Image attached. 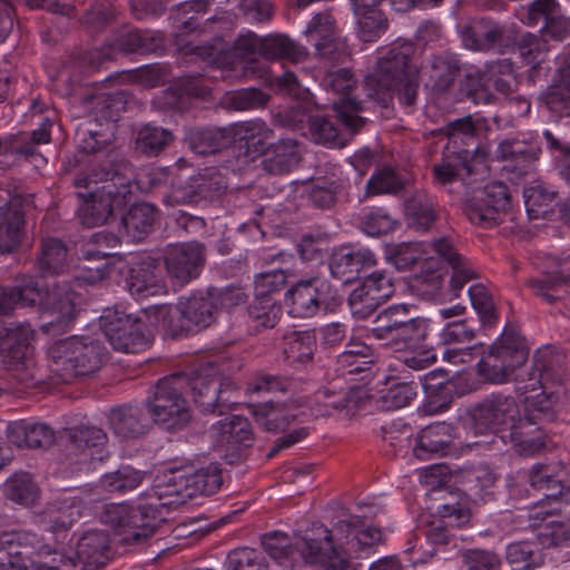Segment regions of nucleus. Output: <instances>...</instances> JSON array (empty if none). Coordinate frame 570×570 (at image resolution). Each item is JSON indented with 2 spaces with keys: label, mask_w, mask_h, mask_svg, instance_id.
<instances>
[{
  "label": "nucleus",
  "mask_w": 570,
  "mask_h": 570,
  "mask_svg": "<svg viewBox=\"0 0 570 570\" xmlns=\"http://www.w3.org/2000/svg\"><path fill=\"white\" fill-rule=\"evenodd\" d=\"M382 539L381 530L365 525L358 517L337 522L331 531L321 523L313 524L298 541L301 553L307 562L325 570H346L348 559L344 549L371 547Z\"/></svg>",
  "instance_id": "2"
},
{
  "label": "nucleus",
  "mask_w": 570,
  "mask_h": 570,
  "mask_svg": "<svg viewBox=\"0 0 570 570\" xmlns=\"http://www.w3.org/2000/svg\"><path fill=\"white\" fill-rule=\"evenodd\" d=\"M453 440V429L445 422H435L422 429L416 436L413 449L419 460H429L434 455H443L449 451Z\"/></svg>",
  "instance_id": "25"
},
{
  "label": "nucleus",
  "mask_w": 570,
  "mask_h": 570,
  "mask_svg": "<svg viewBox=\"0 0 570 570\" xmlns=\"http://www.w3.org/2000/svg\"><path fill=\"white\" fill-rule=\"evenodd\" d=\"M156 219V208L148 204H135L122 217L127 234L135 240L142 239L153 227Z\"/></svg>",
  "instance_id": "41"
},
{
  "label": "nucleus",
  "mask_w": 570,
  "mask_h": 570,
  "mask_svg": "<svg viewBox=\"0 0 570 570\" xmlns=\"http://www.w3.org/2000/svg\"><path fill=\"white\" fill-rule=\"evenodd\" d=\"M7 438L17 448L37 449L49 446L55 434L47 424L21 420L8 424Z\"/></svg>",
  "instance_id": "28"
},
{
  "label": "nucleus",
  "mask_w": 570,
  "mask_h": 570,
  "mask_svg": "<svg viewBox=\"0 0 570 570\" xmlns=\"http://www.w3.org/2000/svg\"><path fill=\"white\" fill-rule=\"evenodd\" d=\"M406 313L405 305L386 308L377 316L379 325L372 327L368 335L387 344L403 343L406 347H415L426 338L430 322L424 317L405 320Z\"/></svg>",
  "instance_id": "11"
},
{
  "label": "nucleus",
  "mask_w": 570,
  "mask_h": 570,
  "mask_svg": "<svg viewBox=\"0 0 570 570\" xmlns=\"http://www.w3.org/2000/svg\"><path fill=\"white\" fill-rule=\"evenodd\" d=\"M328 249V242L322 237L304 236L298 244L302 259L311 263H322Z\"/></svg>",
  "instance_id": "64"
},
{
  "label": "nucleus",
  "mask_w": 570,
  "mask_h": 570,
  "mask_svg": "<svg viewBox=\"0 0 570 570\" xmlns=\"http://www.w3.org/2000/svg\"><path fill=\"white\" fill-rule=\"evenodd\" d=\"M100 327L114 347L125 353H138L149 345V337L145 334V324L116 309H106L100 316Z\"/></svg>",
  "instance_id": "13"
},
{
  "label": "nucleus",
  "mask_w": 570,
  "mask_h": 570,
  "mask_svg": "<svg viewBox=\"0 0 570 570\" xmlns=\"http://www.w3.org/2000/svg\"><path fill=\"white\" fill-rule=\"evenodd\" d=\"M173 139L170 131L147 125L138 134L137 147L146 155H156L161 151Z\"/></svg>",
  "instance_id": "53"
},
{
  "label": "nucleus",
  "mask_w": 570,
  "mask_h": 570,
  "mask_svg": "<svg viewBox=\"0 0 570 570\" xmlns=\"http://www.w3.org/2000/svg\"><path fill=\"white\" fill-rule=\"evenodd\" d=\"M324 87L338 95L334 100L333 107L337 118L352 130H357L364 125V119L358 116L360 111L365 110L364 104L350 96L351 89L355 85L353 75L347 69L328 71L323 79Z\"/></svg>",
  "instance_id": "16"
},
{
  "label": "nucleus",
  "mask_w": 570,
  "mask_h": 570,
  "mask_svg": "<svg viewBox=\"0 0 570 570\" xmlns=\"http://www.w3.org/2000/svg\"><path fill=\"white\" fill-rule=\"evenodd\" d=\"M299 161V150L295 140L281 139L271 146L265 167L273 174H285L294 169Z\"/></svg>",
  "instance_id": "39"
},
{
  "label": "nucleus",
  "mask_w": 570,
  "mask_h": 570,
  "mask_svg": "<svg viewBox=\"0 0 570 570\" xmlns=\"http://www.w3.org/2000/svg\"><path fill=\"white\" fill-rule=\"evenodd\" d=\"M503 36V26L488 19H481L470 22L463 29L462 41L468 49L487 51L501 42Z\"/></svg>",
  "instance_id": "29"
},
{
  "label": "nucleus",
  "mask_w": 570,
  "mask_h": 570,
  "mask_svg": "<svg viewBox=\"0 0 570 570\" xmlns=\"http://www.w3.org/2000/svg\"><path fill=\"white\" fill-rule=\"evenodd\" d=\"M358 387H350L348 391H323L317 394V402L322 409V415H331L343 410H352L357 406L360 394Z\"/></svg>",
  "instance_id": "47"
},
{
  "label": "nucleus",
  "mask_w": 570,
  "mask_h": 570,
  "mask_svg": "<svg viewBox=\"0 0 570 570\" xmlns=\"http://www.w3.org/2000/svg\"><path fill=\"white\" fill-rule=\"evenodd\" d=\"M230 144L244 141L247 149L256 153H264L269 140L273 138V130L262 120H249L236 122L228 127Z\"/></svg>",
  "instance_id": "34"
},
{
  "label": "nucleus",
  "mask_w": 570,
  "mask_h": 570,
  "mask_svg": "<svg viewBox=\"0 0 570 570\" xmlns=\"http://www.w3.org/2000/svg\"><path fill=\"white\" fill-rule=\"evenodd\" d=\"M50 548L37 533L30 531L6 532L0 537V570H59L56 558L52 562L43 561L50 557Z\"/></svg>",
  "instance_id": "7"
},
{
  "label": "nucleus",
  "mask_w": 570,
  "mask_h": 570,
  "mask_svg": "<svg viewBox=\"0 0 570 570\" xmlns=\"http://www.w3.org/2000/svg\"><path fill=\"white\" fill-rule=\"evenodd\" d=\"M546 42L538 36L528 33L522 37L519 43V52L527 65L535 68L547 52Z\"/></svg>",
  "instance_id": "63"
},
{
  "label": "nucleus",
  "mask_w": 570,
  "mask_h": 570,
  "mask_svg": "<svg viewBox=\"0 0 570 570\" xmlns=\"http://www.w3.org/2000/svg\"><path fill=\"white\" fill-rule=\"evenodd\" d=\"M386 259L397 269H410L416 264H424L431 268L430 262L438 258L452 268L450 279L451 288L456 295L463 286L478 276V269L465 257L460 255L451 240L442 237L431 244L423 242H403L389 245L385 249Z\"/></svg>",
  "instance_id": "5"
},
{
  "label": "nucleus",
  "mask_w": 570,
  "mask_h": 570,
  "mask_svg": "<svg viewBox=\"0 0 570 570\" xmlns=\"http://www.w3.org/2000/svg\"><path fill=\"white\" fill-rule=\"evenodd\" d=\"M226 188V181L215 168H206L184 186L173 187L164 198L167 206L196 204L203 199L218 197Z\"/></svg>",
  "instance_id": "19"
},
{
  "label": "nucleus",
  "mask_w": 570,
  "mask_h": 570,
  "mask_svg": "<svg viewBox=\"0 0 570 570\" xmlns=\"http://www.w3.org/2000/svg\"><path fill=\"white\" fill-rule=\"evenodd\" d=\"M415 396L416 384L413 381H403L392 384L383 399L389 409H401L409 405Z\"/></svg>",
  "instance_id": "61"
},
{
  "label": "nucleus",
  "mask_w": 570,
  "mask_h": 570,
  "mask_svg": "<svg viewBox=\"0 0 570 570\" xmlns=\"http://www.w3.org/2000/svg\"><path fill=\"white\" fill-rule=\"evenodd\" d=\"M330 286L322 279L301 281L287 295L288 313L294 317H311L325 303Z\"/></svg>",
  "instance_id": "22"
},
{
  "label": "nucleus",
  "mask_w": 570,
  "mask_h": 570,
  "mask_svg": "<svg viewBox=\"0 0 570 570\" xmlns=\"http://www.w3.org/2000/svg\"><path fill=\"white\" fill-rule=\"evenodd\" d=\"M372 356V350L366 344L350 342L337 356V371L342 376L367 371L373 362Z\"/></svg>",
  "instance_id": "40"
},
{
  "label": "nucleus",
  "mask_w": 570,
  "mask_h": 570,
  "mask_svg": "<svg viewBox=\"0 0 570 570\" xmlns=\"http://www.w3.org/2000/svg\"><path fill=\"white\" fill-rule=\"evenodd\" d=\"M208 296L213 302L214 311L225 309L230 311L232 308L245 303L247 299V293L237 286H228L222 289H210Z\"/></svg>",
  "instance_id": "59"
},
{
  "label": "nucleus",
  "mask_w": 570,
  "mask_h": 570,
  "mask_svg": "<svg viewBox=\"0 0 570 570\" xmlns=\"http://www.w3.org/2000/svg\"><path fill=\"white\" fill-rule=\"evenodd\" d=\"M558 79L544 94L547 107L561 116H570V47L561 57Z\"/></svg>",
  "instance_id": "32"
},
{
  "label": "nucleus",
  "mask_w": 570,
  "mask_h": 570,
  "mask_svg": "<svg viewBox=\"0 0 570 570\" xmlns=\"http://www.w3.org/2000/svg\"><path fill=\"white\" fill-rule=\"evenodd\" d=\"M164 261L171 281L185 285L199 276L205 263V249L197 242L173 244L167 247Z\"/></svg>",
  "instance_id": "17"
},
{
  "label": "nucleus",
  "mask_w": 570,
  "mask_h": 570,
  "mask_svg": "<svg viewBox=\"0 0 570 570\" xmlns=\"http://www.w3.org/2000/svg\"><path fill=\"white\" fill-rule=\"evenodd\" d=\"M187 389H190L196 406L204 413L224 414L236 403L234 384L213 364L188 375Z\"/></svg>",
  "instance_id": "8"
},
{
  "label": "nucleus",
  "mask_w": 570,
  "mask_h": 570,
  "mask_svg": "<svg viewBox=\"0 0 570 570\" xmlns=\"http://www.w3.org/2000/svg\"><path fill=\"white\" fill-rule=\"evenodd\" d=\"M470 173V167L461 154L448 157L441 164L434 166V178L442 185L450 184L463 174L469 175Z\"/></svg>",
  "instance_id": "57"
},
{
  "label": "nucleus",
  "mask_w": 570,
  "mask_h": 570,
  "mask_svg": "<svg viewBox=\"0 0 570 570\" xmlns=\"http://www.w3.org/2000/svg\"><path fill=\"white\" fill-rule=\"evenodd\" d=\"M469 296L473 308L480 316L484 325L494 323L497 316L494 304L488 288L482 284H474L470 286Z\"/></svg>",
  "instance_id": "56"
},
{
  "label": "nucleus",
  "mask_w": 570,
  "mask_h": 570,
  "mask_svg": "<svg viewBox=\"0 0 570 570\" xmlns=\"http://www.w3.org/2000/svg\"><path fill=\"white\" fill-rule=\"evenodd\" d=\"M145 474L129 465L106 473L100 478V485L108 492L126 493L137 489L144 481Z\"/></svg>",
  "instance_id": "46"
},
{
  "label": "nucleus",
  "mask_w": 570,
  "mask_h": 570,
  "mask_svg": "<svg viewBox=\"0 0 570 570\" xmlns=\"http://www.w3.org/2000/svg\"><path fill=\"white\" fill-rule=\"evenodd\" d=\"M505 557L513 570H532L543 562L540 556L533 553L528 542L510 543Z\"/></svg>",
  "instance_id": "54"
},
{
  "label": "nucleus",
  "mask_w": 570,
  "mask_h": 570,
  "mask_svg": "<svg viewBox=\"0 0 570 570\" xmlns=\"http://www.w3.org/2000/svg\"><path fill=\"white\" fill-rule=\"evenodd\" d=\"M222 483V472L216 463L194 472L186 469L165 471L156 476L151 489L145 493V502L139 507L110 504L105 508L100 519L121 542L141 543L159 530L171 509L194 497L214 494Z\"/></svg>",
  "instance_id": "1"
},
{
  "label": "nucleus",
  "mask_w": 570,
  "mask_h": 570,
  "mask_svg": "<svg viewBox=\"0 0 570 570\" xmlns=\"http://www.w3.org/2000/svg\"><path fill=\"white\" fill-rule=\"evenodd\" d=\"M188 375L178 373L157 383L155 397L149 403V414L155 423L166 429H179L190 419L189 407L184 397Z\"/></svg>",
  "instance_id": "9"
},
{
  "label": "nucleus",
  "mask_w": 570,
  "mask_h": 570,
  "mask_svg": "<svg viewBox=\"0 0 570 570\" xmlns=\"http://www.w3.org/2000/svg\"><path fill=\"white\" fill-rule=\"evenodd\" d=\"M82 257L89 262L106 259L105 263L95 266H79L73 275L75 282L79 285H96L112 276L127 274L128 262L119 255H109L100 249H86Z\"/></svg>",
  "instance_id": "21"
},
{
  "label": "nucleus",
  "mask_w": 570,
  "mask_h": 570,
  "mask_svg": "<svg viewBox=\"0 0 570 570\" xmlns=\"http://www.w3.org/2000/svg\"><path fill=\"white\" fill-rule=\"evenodd\" d=\"M286 284V274L282 269H273L258 274L255 277V296L271 298L269 296L279 292Z\"/></svg>",
  "instance_id": "60"
},
{
  "label": "nucleus",
  "mask_w": 570,
  "mask_h": 570,
  "mask_svg": "<svg viewBox=\"0 0 570 570\" xmlns=\"http://www.w3.org/2000/svg\"><path fill=\"white\" fill-rule=\"evenodd\" d=\"M119 177L114 174L110 181L106 183L88 195L79 194L82 199L78 208V217L82 225L95 227L105 224L117 208H121L126 204L127 194L130 193L129 185L120 183L117 188Z\"/></svg>",
  "instance_id": "12"
},
{
  "label": "nucleus",
  "mask_w": 570,
  "mask_h": 570,
  "mask_svg": "<svg viewBox=\"0 0 570 570\" xmlns=\"http://www.w3.org/2000/svg\"><path fill=\"white\" fill-rule=\"evenodd\" d=\"M528 357L521 336L515 332H504L493 343L488 355L478 363L480 375L488 382L501 384L510 380L514 371Z\"/></svg>",
  "instance_id": "10"
},
{
  "label": "nucleus",
  "mask_w": 570,
  "mask_h": 570,
  "mask_svg": "<svg viewBox=\"0 0 570 570\" xmlns=\"http://www.w3.org/2000/svg\"><path fill=\"white\" fill-rule=\"evenodd\" d=\"M414 52L413 43L397 40L381 57L375 69L365 77L364 90L366 97L381 107H387L395 90L400 100L411 106L416 97L417 70L410 65Z\"/></svg>",
  "instance_id": "3"
},
{
  "label": "nucleus",
  "mask_w": 570,
  "mask_h": 570,
  "mask_svg": "<svg viewBox=\"0 0 570 570\" xmlns=\"http://www.w3.org/2000/svg\"><path fill=\"white\" fill-rule=\"evenodd\" d=\"M186 160L180 158L171 167H151L141 169L137 175V183L140 186H147L149 188H156L163 185L171 184L173 187H179L175 185L177 178V170L186 165Z\"/></svg>",
  "instance_id": "51"
},
{
  "label": "nucleus",
  "mask_w": 570,
  "mask_h": 570,
  "mask_svg": "<svg viewBox=\"0 0 570 570\" xmlns=\"http://www.w3.org/2000/svg\"><path fill=\"white\" fill-rule=\"evenodd\" d=\"M214 306L209 296L183 298L176 306L161 307L159 314L174 335L205 328L214 321Z\"/></svg>",
  "instance_id": "14"
},
{
  "label": "nucleus",
  "mask_w": 570,
  "mask_h": 570,
  "mask_svg": "<svg viewBox=\"0 0 570 570\" xmlns=\"http://www.w3.org/2000/svg\"><path fill=\"white\" fill-rule=\"evenodd\" d=\"M189 148L198 155H209L217 153L222 148L230 145L229 129H191L186 136Z\"/></svg>",
  "instance_id": "36"
},
{
  "label": "nucleus",
  "mask_w": 570,
  "mask_h": 570,
  "mask_svg": "<svg viewBox=\"0 0 570 570\" xmlns=\"http://www.w3.org/2000/svg\"><path fill=\"white\" fill-rule=\"evenodd\" d=\"M248 321L256 331L274 327L281 315L282 307L272 298L256 297L247 309Z\"/></svg>",
  "instance_id": "45"
},
{
  "label": "nucleus",
  "mask_w": 570,
  "mask_h": 570,
  "mask_svg": "<svg viewBox=\"0 0 570 570\" xmlns=\"http://www.w3.org/2000/svg\"><path fill=\"white\" fill-rule=\"evenodd\" d=\"M49 356L52 360L51 371L65 382L97 371L102 362L100 345L78 336L56 342L49 348Z\"/></svg>",
  "instance_id": "6"
},
{
  "label": "nucleus",
  "mask_w": 570,
  "mask_h": 570,
  "mask_svg": "<svg viewBox=\"0 0 570 570\" xmlns=\"http://www.w3.org/2000/svg\"><path fill=\"white\" fill-rule=\"evenodd\" d=\"M399 222L384 208H373L363 217L362 228L370 236H380L396 229Z\"/></svg>",
  "instance_id": "55"
},
{
  "label": "nucleus",
  "mask_w": 570,
  "mask_h": 570,
  "mask_svg": "<svg viewBox=\"0 0 570 570\" xmlns=\"http://www.w3.org/2000/svg\"><path fill=\"white\" fill-rule=\"evenodd\" d=\"M23 216L18 203L0 208V250L11 252L21 239Z\"/></svg>",
  "instance_id": "35"
},
{
  "label": "nucleus",
  "mask_w": 570,
  "mask_h": 570,
  "mask_svg": "<svg viewBox=\"0 0 570 570\" xmlns=\"http://www.w3.org/2000/svg\"><path fill=\"white\" fill-rule=\"evenodd\" d=\"M558 14V3L554 0H534L527 8L518 11L519 19L529 27L540 22L549 23Z\"/></svg>",
  "instance_id": "52"
},
{
  "label": "nucleus",
  "mask_w": 570,
  "mask_h": 570,
  "mask_svg": "<svg viewBox=\"0 0 570 570\" xmlns=\"http://www.w3.org/2000/svg\"><path fill=\"white\" fill-rule=\"evenodd\" d=\"M401 187L402 180L390 168H384L374 173L366 185L368 195L395 193Z\"/></svg>",
  "instance_id": "58"
},
{
  "label": "nucleus",
  "mask_w": 570,
  "mask_h": 570,
  "mask_svg": "<svg viewBox=\"0 0 570 570\" xmlns=\"http://www.w3.org/2000/svg\"><path fill=\"white\" fill-rule=\"evenodd\" d=\"M3 492L8 499L23 505L32 504L38 498V488L26 472L16 473L8 479Z\"/></svg>",
  "instance_id": "48"
},
{
  "label": "nucleus",
  "mask_w": 570,
  "mask_h": 570,
  "mask_svg": "<svg viewBox=\"0 0 570 570\" xmlns=\"http://www.w3.org/2000/svg\"><path fill=\"white\" fill-rule=\"evenodd\" d=\"M539 352L534 356V371L533 376L530 377V382L523 386L524 392L537 391L541 389L542 392L532 397L531 406H533L539 413L546 415L552 407L556 399L557 391H553L554 385L562 383L561 374H553L546 364L539 358Z\"/></svg>",
  "instance_id": "23"
},
{
  "label": "nucleus",
  "mask_w": 570,
  "mask_h": 570,
  "mask_svg": "<svg viewBox=\"0 0 570 570\" xmlns=\"http://www.w3.org/2000/svg\"><path fill=\"white\" fill-rule=\"evenodd\" d=\"M156 266L153 259H148L141 264L139 269H130L129 287L132 294L145 297L153 296L165 292L161 277L155 272Z\"/></svg>",
  "instance_id": "37"
},
{
  "label": "nucleus",
  "mask_w": 570,
  "mask_h": 570,
  "mask_svg": "<svg viewBox=\"0 0 570 570\" xmlns=\"http://www.w3.org/2000/svg\"><path fill=\"white\" fill-rule=\"evenodd\" d=\"M315 347L316 338L312 331H292L283 337V353L291 363H306Z\"/></svg>",
  "instance_id": "38"
},
{
  "label": "nucleus",
  "mask_w": 570,
  "mask_h": 570,
  "mask_svg": "<svg viewBox=\"0 0 570 570\" xmlns=\"http://www.w3.org/2000/svg\"><path fill=\"white\" fill-rule=\"evenodd\" d=\"M382 0H355V14L358 17V37L364 42L376 41L387 28V20L375 7Z\"/></svg>",
  "instance_id": "31"
},
{
  "label": "nucleus",
  "mask_w": 570,
  "mask_h": 570,
  "mask_svg": "<svg viewBox=\"0 0 570 570\" xmlns=\"http://www.w3.org/2000/svg\"><path fill=\"white\" fill-rule=\"evenodd\" d=\"M70 444L82 462H101L108 456L106 433L95 426H81L70 431Z\"/></svg>",
  "instance_id": "26"
},
{
  "label": "nucleus",
  "mask_w": 570,
  "mask_h": 570,
  "mask_svg": "<svg viewBox=\"0 0 570 570\" xmlns=\"http://www.w3.org/2000/svg\"><path fill=\"white\" fill-rule=\"evenodd\" d=\"M309 529H307L302 535L297 537L294 542L291 541L288 535L286 533L275 531L268 534H265L262 539V546L266 553L275 559V560H283L285 558L292 557L294 552H297L301 558L308 563L301 553V548L298 546V541L306 534V532Z\"/></svg>",
  "instance_id": "50"
},
{
  "label": "nucleus",
  "mask_w": 570,
  "mask_h": 570,
  "mask_svg": "<svg viewBox=\"0 0 570 570\" xmlns=\"http://www.w3.org/2000/svg\"><path fill=\"white\" fill-rule=\"evenodd\" d=\"M394 293L392 279L383 272H374L363 278L348 296L354 315L365 318Z\"/></svg>",
  "instance_id": "18"
},
{
  "label": "nucleus",
  "mask_w": 570,
  "mask_h": 570,
  "mask_svg": "<svg viewBox=\"0 0 570 570\" xmlns=\"http://www.w3.org/2000/svg\"><path fill=\"white\" fill-rule=\"evenodd\" d=\"M518 414V404L513 397L491 395L474 407L472 417L481 432L492 430L499 433L504 432L505 428L510 429Z\"/></svg>",
  "instance_id": "20"
},
{
  "label": "nucleus",
  "mask_w": 570,
  "mask_h": 570,
  "mask_svg": "<svg viewBox=\"0 0 570 570\" xmlns=\"http://www.w3.org/2000/svg\"><path fill=\"white\" fill-rule=\"evenodd\" d=\"M213 438L222 446L236 449L248 446L253 441V431L248 420L240 415H230L212 426Z\"/></svg>",
  "instance_id": "30"
},
{
  "label": "nucleus",
  "mask_w": 570,
  "mask_h": 570,
  "mask_svg": "<svg viewBox=\"0 0 570 570\" xmlns=\"http://www.w3.org/2000/svg\"><path fill=\"white\" fill-rule=\"evenodd\" d=\"M39 304L41 331L48 335L67 332L77 315L76 293L66 284H56L52 289L42 292L40 282H31L23 287L0 291V313L7 314L16 307Z\"/></svg>",
  "instance_id": "4"
},
{
  "label": "nucleus",
  "mask_w": 570,
  "mask_h": 570,
  "mask_svg": "<svg viewBox=\"0 0 570 570\" xmlns=\"http://www.w3.org/2000/svg\"><path fill=\"white\" fill-rule=\"evenodd\" d=\"M38 262L42 272L50 275L62 274L69 268L67 247L57 238L46 239L42 242Z\"/></svg>",
  "instance_id": "43"
},
{
  "label": "nucleus",
  "mask_w": 570,
  "mask_h": 570,
  "mask_svg": "<svg viewBox=\"0 0 570 570\" xmlns=\"http://www.w3.org/2000/svg\"><path fill=\"white\" fill-rule=\"evenodd\" d=\"M509 204L507 186L493 181L474 191L466 200L464 210L472 224L489 228L498 223L500 214L507 210Z\"/></svg>",
  "instance_id": "15"
},
{
  "label": "nucleus",
  "mask_w": 570,
  "mask_h": 570,
  "mask_svg": "<svg viewBox=\"0 0 570 570\" xmlns=\"http://www.w3.org/2000/svg\"><path fill=\"white\" fill-rule=\"evenodd\" d=\"M248 407L257 424L268 432L283 430L294 419L283 405H274L272 402L249 404Z\"/></svg>",
  "instance_id": "44"
},
{
  "label": "nucleus",
  "mask_w": 570,
  "mask_h": 570,
  "mask_svg": "<svg viewBox=\"0 0 570 570\" xmlns=\"http://www.w3.org/2000/svg\"><path fill=\"white\" fill-rule=\"evenodd\" d=\"M501 439L504 443L508 441L514 450L521 455H533L546 446V436L542 431L529 417H518L511 424L508 434H502Z\"/></svg>",
  "instance_id": "27"
},
{
  "label": "nucleus",
  "mask_w": 570,
  "mask_h": 570,
  "mask_svg": "<svg viewBox=\"0 0 570 570\" xmlns=\"http://www.w3.org/2000/svg\"><path fill=\"white\" fill-rule=\"evenodd\" d=\"M463 563L468 570H498L501 559L492 551L470 549L462 554Z\"/></svg>",
  "instance_id": "62"
},
{
  "label": "nucleus",
  "mask_w": 570,
  "mask_h": 570,
  "mask_svg": "<svg viewBox=\"0 0 570 570\" xmlns=\"http://www.w3.org/2000/svg\"><path fill=\"white\" fill-rule=\"evenodd\" d=\"M533 293L549 303L559 299L570 287V255L559 261H553L552 265L544 273L543 279L530 282Z\"/></svg>",
  "instance_id": "24"
},
{
  "label": "nucleus",
  "mask_w": 570,
  "mask_h": 570,
  "mask_svg": "<svg viewBox=\"0 0 570 570\" xmlns=\"http://www.w3.org/2000/svg\"><path fill=\"white\" fill-rule=\"evenodd\" d=\"M406 224L416 232H426L435 222L434 205L430 199L414 198L405 206Z\"/></svg>",
  "instance_id": "49"
},
{
  "label": "nucleus",
  "mask_w": 570,
  "mask_h": 570,
  "mask_svg": "<svg viewBox=\"0 0 570 570\" xmlns=\"http://www.w3.org/2000/svg\"><path fill=\"white\" fill-rule=\"evenodd\" d=\"M306 33L320 55L331 53L330 48L335 39V26L330 12L315 14L308 23Z\"/></svg>",
  "instance_id": "42"
},
{
  "label": "nucleus",
  "mask_w": 570,
  "mask_h": 570,
  "mask_svg": "<svg viewBox=\"0 0 570 570\" xmlns=\"http://www.w3.org/2000/svg\"><path fill=\"white\" fill-rule=\"evenodd\" d=\"M108 422L114 434L121 440L136 439L147 430L141 411L137 406L112 409L109 412Z\"/></svg>",
  "instance_id": "33"
}]
</instances>
